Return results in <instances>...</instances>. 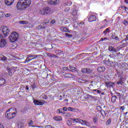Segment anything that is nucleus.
<instances>
[{"mask_svg": "<svg viewBox=\"0 0 128 128\" xmlns=\"http://www.w3.org/2000/svg\"><path fill=\"white\" fill-rule=\"evenodd\" d=\"M32 4V0H19L16 4V8L18 10H24L28 8Z\"/></svg>", "mask_w": 128, "mask_h": 128, "instance_id": "1", "label": "nucleus"}, {"mask_svg": "<svg viewBox=\"0 0 128 128\" xmlns=\"http://www.w3.org/2000/svg\"><path fill=\"white\" fill-rule=\"evenodd\" d=\"M18 112L16 111V108H10L6 112V116L8 120H12L16 118Z\"/></svg>", "mask_w": 128, "mask_h": 128, "instance_id": "2", "label": "nucleus"}, {"mask_svg": "<svg viewBox=\"0 0 128 128\" xmlns=\"http://www.w3.org/2000/svg\"><path fill=\"white\" fill-rule=\"evenodd\" d=\"M8 38L10 40V42H16V40H18V34L14 32L9 36Z\"/></svg>", "mask_w": 128, "mask_h": 128, "instance_id": "3", "label": "nucleus"}, {"mask_svg": "<svg viewBox=\"0 0 128 128\" xmlns=\"http://www.w3.org/2000/svg\"><path fill=\"white\" fill-rule=\"evenodd\" d=\"M50 7H46L43 8L39 10V14H42V16L46 14H50Z\"/></svg>", "mask_w": 128, "mask_h": 128, "instance_id": "4", "label": "nucleus"}, {"mask_svg": "<svg viewBox=\"0 0 128 128\" xmlns=\"http://www.w3.org/2000/svg\"><path fill=\"white\" fill-rule=\"evenodd\" d=\"M40 56V55H34V54H29L26 60L24 61V64H26V62H30V60H34Z\"/></svg>", "mask_w": 128, "mask_h": 128, "instance_id": "5", "label": "nucleus"}, {"mask_svg": "<svg viewBox=\"0 0 128 128\" xmlns=\"http://www.w3.org/2000/svg\"><path fill=\"white\" fill-rule=\"evenodd\" d=\"M4 38V36L0 34V48H6V40Z\"/></svg>", "mask_w": 128, "mask_h": 128, "instance_id": "6", "label": "nucleus"}, {"mask_svg": "<svg viewBox=\"0 0 128 128\" xmlns=\"http://www.w3.org/2000/svg\"><path fill=\"white\" fill-rule=\"evenodd\" d=\"M1 30L3 32L4 38L8 36L10 34V30H8V28L6 26H2Z\"/></svg>", "mask_w": 128, "mask_h": 128, "instance_id": "7", "label": "nucleus"}, {"mask_svg": "<svg viewBox=\"0 0 128 128\" xmlns=\"http://www.w3.org/2000/svg\"><path fill=\"white\" fill-rule=\"evenodd\" d=\"M14 0H4L5 4L8 6H12V4H14Z\"/></svg>", "mask_w": 128, "mask_h": 128, "instance_id": "8", "label": "nucleus"}, {"mask_svg": "<svg viewBox=\"0 0 128 128\" xmlns=\"http://www.w3.org/2000/svg\"><path fill=\"white\" fill-rule=\"evenodd\" d=\"M83 74H92V70L90 68H82L81 70Z\"/></svg>", "mask_w": 128, "mask_h": 128, "instance_id": "9", "label": "nucleus"}, {"mask_svg": "<svg viewBox=\"0 0 128 128\" xmlns=\"http://www.w3.org/2000/svg\"><path fill=\"white\" fill-rule=\"evenodd\" d=\"M44 102H46V101L40 102V100H34V103L36 106H42L43 104H44Z\"/></svg>", "mask_w": 128, "mask_h": 128, "instance_id": "10", "label": "nucleus"}, {"mask_svg": "<svg viewBox=\"0 0 128 128\" xmlns=\"http://www.w3.org/2000/svg\"><path fill=\"white\" fill-rule=\"evenodd\" d=\"M104 64L106 66H114V62L110 60L105 61Z\"/></svg>", "mask_w": 128, "mask_h": 128, "instance_id": "11", "label": "nucleus"}, {"mask_svg": "<svg viewBox=\"0 0 128 128\" xmlns=\"http://www.w3.org/2000/svg\"><path fill=\"white\" fill-rule=\"evenodd\" d=\"M88 20L89 22H96V16L92 15L88 18Z\"/></svg>", "mask_w": 128, "mask_h": 128, "instance_id": "12", "label": "nucleus"}, {"mask_svg": "<svg viewBox=\"0 0 128 128\" xmlns=\"http://www.w3.org/2000/svg\"><path fill=\"white\" fill-rule=\"evenodd\" d=\"M128 46V42H126L125 44H122V46H118V47L116 48V52H119V50H120L121 48H124L126 46Z\"/></svg>", "mask_w": 128, "mask_h": 128, "instance_id": "13", "label": "nucleus"}, {"mask_svg": "<svg viewBox=\"0 0 128 128\" xmlns=\"http://www.w3.org/2000/svg\"><path fill=\"white\" fill-rule=\"evenodd\" d=\"M111 38L112 40H117L118 42H120V38L118 36L116 35V32H114L112 34L111 36Z\"/></svg>", "mask_w": 128, "mask_h": 128, "instance_id": "14", "label": "nucleus"}, {"mask_svg": "<svg viewBox=\"0 0 128 128\" xmlns=\"http://www.w3.org/2000/svg\"><path fill=\"white\" fill-rule=\"evenodd\" d=\"M70 120H72L74 124H82V120L81 119H78V118H71Z\"/></svg>", "mask_w": 128, "mask_h": 128, "instance_id": "15", "label": "nucleus"}, {"mask_svg": "<svg viewBox=\"0 0 128 128\" xmlns=\"http://www.w3.org/2000/svg\"><path fill=\"white\" fill-rule=\"evenodd\" d=\"M64 76L65 78H74V74L70 73H65Z\"/></svg>", "mask_w": 128, "mask_h": 128, "instance_id": "16", "label": "nucleus"}, {"mask_svg": "<svg viewBox=\"0 0 128 128\" xmlns=\"http://www.w3.org/2000/svg\"><path fill=\"white\" fill-rule=\"evenodd\" d=\"M6 70L8 72V74L10 76H12L14 74V70L11 68H7Z\"/></svg>", "mask_w": 128, "mask_h": 128, "instance_id": "17", "label": "nucleus"}, {"mask_svg": "<svg viewBox=\"0 0 128 128\" xmlns=\"http://www.w3.org/2000/svg\"><path fill=\"white\" fill-rule=\"evenodd\" d=\"M108 50H110V52H116V48L112 46H109Z\"/></svg>", "mask_w": 128, "mask_h": 128, "instance_id": "18", "label": "nucleus"}, {"mask_svg": "<svg viewBox=\"0 0 128 128\" xmlns=\"http://www.w3.org/2000/svg\"><path fill=\"white\" fill-rule=\"evenodd\" d=\"M68 110L70 112H78V109L72 108V107H68Z\"/></svg>", "mask_w": 128, "mask_h": 128, "instance_id": "19", "label": "nucleus"}, {"mask_svg": "<svg viewBox=\"0 0 128 128\" xmlns=\"http://www.w3.org/2000/svg\"><path fill=\"white\" fill-rule=\"evenodd\" d=\"M60 31L62 32H70L68 29L66 27H62L60 28Z\"/></svg>", "mask_w": 128, "mask_h": 128, "instance_id": "20", "label": "nucleus"}, {"mask_svg": "<svg viewBox=\"0 0 128 128\" xmlns=\"http://www.w3.org/2000/svg\"><path fill=\"white\" fill-rule=\"evenodd\" d=\"M104 70H106V68L104 66H100L98 68V72H103Z\"/></svg>", "mask_w": 128, "mask_h": 128, "instance_id": "21", "label": "nucleus"}, {"mask_svg": "<svg viewBox=\"0 0 128 128\" xmlns=\"http://www.w3.org/2000/svg\"><path fill=\"white\" fill-rule=\"evenodd\" d=\"M6 84V79L4 78H0V86H4Z\"/></svg>", "mask_w": 128, "mask_h": 128, "instance_id": "22", "label": "nucleus"}, {"mask_svg": "<svg viewBox=\"0 0 128 128\" xmlns=\"http://www.w3.org/2000/svg\"><path fill=\"white\" fill-rule=\"evenodd\" d=\"M81 122L82 124H84V126H90V123L84 120H81Z\"/></svg>", "mask_w": 128, "mask_h": 128, "instance_id": "23", "label": "nucleus"}, {"mask_svg": "<svg viewBox=\"0 0 128 128\" xmlns=\"http://www.w3.org/2000/svg\"><path fill=\"white\" fill-rule=\"evenodd\" d=\"M60 2V0H52L50 1L51 4H58Z\"/></svg>", "mask_w": 128, "mask_h": 128, "instance_id": "24", "label": "nucleus"}, {"mask_svg": "<svg viewBox=\"0 0 128 128\" xmlns=\"http://www.w3.org/2000/svg\"><path fill=\"white\" fill-rule=\"evenodd\" d=\"M117 98H118V97H116V96H113L111 99L112 102L113 104H114L116 102Z\"/></svg>", "mask_w": 128, "mask_h": 128, "instance_id": "25", "label": "nucleus"}, {"mask_svg": "<svg viewBox=\"0 0 128 128\" xmlns=\"http://www.w3.org/2000/svg\"><path fill=\"white\" fill-rule=\"evenodd\" d=\"M54 120H57V122H60V120H62V118L60 116H54Z\"/></svg>", "mask_w": 128, "mask_h": 128, "instance_id": "26", "label": "nucleus"}, {"mask_svg": "<svg viewBox=\"0 0 128 128\" xmlns=\"http://www.w3.org/2000/svg\"><path fill=\"white\" fill-rule=\"evenodd\" d=\"M62 52H63L60 50H56L55 51V54L57 56H60V54H62Z\"/></svg>", "mask_w": 128, "mask_h": 128, "instance_id": "27", "label": "nucleus"}, {"mask_svg": "<svg viewBox=\"0 0 128 128\" xmlns=\"http://www.w3.org/2000/svg\"><path fill=\"white\" fill-rule=\"evenodd\" d=\"M69 68H70V70H69L70 72H76V68L73 67L72 66H69Z\"/></svg>", "mask_w": 128, "mask_h": 128, "instance_id": "28", "label": "nucleus"}, {"mask_svg": "<svg viewBox=\"0 0 128 128\" xmlns=\"http://www.w3.org/2000/svg\"><path fill=\"white\" fill-rule=\"evenodd\" d=\"M72 16H76L78 14V10H76L73 9L72 12Z\"/></svg>", "mask_w": 128, "mask_h": 128, "instance_id": "29", "label": "nucleus"}, {"mask_svg": "<svg viewBox=\"0 0 128 128\" xmlns=\"http://www.w3.org/2000/svg\"><path fill=\"white\" fill-rule=\"evenodd\" d=\"M117 84H118V86H120V84L122 86V84H124L122 79L120 78V80H119L117 82Z\"/></svg>", "mask_w": 128, "mask_h": 128, "instance_id": "30", "label": "nucleus"}, {"mask_svg": "<svg viewBox=\"0 0 128 128\" xmlns=\"http://www.w3.org/2000/svg\"><path fill=\"white\" fill-rule=\"evenodd\" d=\"M64 116H66V118H70V116H72V114L68 112H64Z\"/></svg>", "mask_w": 128, "mask_h": 128, "instance_id": "31", "label": "nucleus"}, {"mask_svg": "<svg viewBox=\"0 0 128 128\" xmlns=\"http://www.w3.org/2000/svg\"><path fill=\"white\" fill-rule=\"evenodd\" d=\"M0 58H1V60H6V57L4 56L2 54L0 55Z\"/></svg>", "mask_w": 128, "mask_h": 128, "instance_id": "32", "label": "nucleus"}, {"mask_svg": "<svg viewBox=\"0 0 128 128\" xmlns=\"http://www.w3.org/2000/svg\"><path fill=\"white\" fill-rule=\"evenodd\" d=\"M57 112H58V114H64V110L62 108L58 110Z\"/></svg>", "mask_w": 128, "mask_h": 128, "instance_id": "33", "label": "nucleus"}, {"mask_svg": "<svg viewBox=\"0 0 128 128\" xmlns=\"http://www.w3.org/2000/svg\"><path fill=\"white\" fill-rule=\"evenodd\" d=\"M108 32H110V28H107L104 31L103 34H106Z\"/></svg>", "mask_w": 128, "mask_h": 128, "instance_id": "34", "label": "nucleus"}, {"mask_svg": "<svg viewBox=\"0 0 128 128\" xmlns=\"http://www.w3.org/2000/svg\"><path fill=\"white\" fill-rule=\"evenodd\" d=\"M106 86H112V82H108L106 84Z\"/></svg>", "mask_w": 128, "mask_h": 128, "instance_id": "35", "label": "nucleus"}, {"mask_svg": "<svg viewBox=\"0 0 128 128\" xmlns=\"http://www.w3.org/2000/svg\"><path fill=\"white\" fill-rule=\"evenodd\" d=\"M72 122L70 120H67V124L68 126H72Z\"/></svg>", "mask_w": 128, "mask_h": 128, "instance_id": "36", "label": "nucleus"}, {"mask_svg": "<svg viewBox=\"0 0 128 128\" xmlns=\"http://www.w3.org/2000/svg\"><path fill=\"white\" fill-rule=\"evenodd\" d=\"M65 36L68 38H72V35L69 34L68 33H66Z\"/></svg>", "mask_w": 128, "mask_h": 128, "instance_id": "37", "label": "nucleus"}, {"mask_svg": "<svg viewBox=\"0 0 128 128\" xmlns=\"http://www.w3.org/2000/svg\"><path fill=\"white\" fill-rule=\"evenodd\" d=\"M124 24L125 26H128V21L126 20H124L123 22H122Z\"/></svg>", "mask_w": 128, "mask_h": 128, "instance_id": "38", "label": "nucleus"}, {"mask_svg": "<svg viewBox=\"0 0 128 128\" xmlns=\"http://www.w3.org/2000/svg\"><path fill=\"white\" fill-rule=\"evenodd\" d=\"M34 124V122L32 120H30V122L28 123L29 126H32Z\"/></svg>", "mask_w": 128, "mask_h": 128, "instance_id": "39", "label": "nucleus"}, {"mask_svg": "<svg viewBox=\"0 0 128 128\" xmlns=\"http://www.w3.org/2000/svg\"><path fill=\"white\" fill-rule=\"evenodd\" d=\"M63 70H68V67L65 66L62 68Z\"/></svg>", "mask_w": 128, "mask_h": 128, "instance_id": "40", "label": "nucleus"}, {"mask_svg": "<svg viewBox=\"0 0 128 128\" xmlns=\"http://www.w3.org/2000/svg\"><path fill=\"white\" fill-rule=\"evenodd\" d=\"M50 20L48 19H46L44 20V24H48Z\"/></svg>", "mask_w": 128, "mask_h": 128, "instance_id": "41", "label": "nucleus"}, {"mask_svg": "<svg viewBox=\"0 0 128 128\" xmlns=\"http://www.w3.org/2000/svg\"><path fill=\"white\" fill-rule=\"evenodd\" d=\"M31 88H36V84H32V85H31Z\"/></svg>", "mask_w": 128, "mask_h": 128, "instance_id": "42", "label": "nucleus"}, {"mask_svg": "<svg viewBox=\"0 0 128 128\" xmlns=\"http://www.w3.org/2000/svg\"><path fill=\"white\" fill-rule=\"evenodd\" d=\"M4 16V13L2 12H0V16L1 18H2V16Z\"/></svg>", "mask_w": 128, "mask_h": 128, "instance_id": "43", "label": "nucleus"}, {"mask_svg": "<svg viewBox=\"0 0 128 128\" xmlns=\"http://www.w3.org/2000/svg\"><path fill=\"white\" fill-rule=\"evenodd\" d=\"M20 24H26V21H20Z\"/></svg>", "mask_w": 128, "mask_h": 128, "instance_id": "44", "label": "nucleus"}, {"mask_svg": "<svg viewBox=\"0 0 128 128\" xmlns=\"http://www.w3.org/2000/svg\"><path fill=\"white\" fill-rule=\"evenodd\" d=\"M52 58H58V56H56L54 54H52Z\"/></svg>", "mask_w": 128, "mask_h": 128, "instance_id": "45", "label": "nucleus"}, {"mask_svg": "<svg viewBox=\"0 0 128 128\" xmlns=\"http://www.w3.org/2000/svg\"><path fill=\"white\" fill-rule=\"evenodd\" d=\"M45 128H52V126L50 125H46L45 126Z\"/></svg>", "mask_w": 128, "mask_h": 128, "instance_id": "46", "label": "nucleus"}, {"mask_svg": "<svg viewBox=\"0 0 128 128\" xmlns=\"http://www.w3.org/2000/svg\"><path fill=\"white\" fill-rule=\"evenodd\" d=\"M68 96L66 95H64V94H62V98L63 100H64V98H66V97Z\"/></svg>", "mask_w": 128, "mask_h": 128, "instance_id": "47", "label": "nucleus"}, {"mask_svg": "<svg viewBox=\"0 0 128 128\" xmlns=\"http://www.w3.org/2000/svg\"><path fill=\"white\" fill-rule=\"evenodd\" d=\"M122 8H124V10H126V12H128V8L126 6H122Z\"/></svg>", "mask_w": 128, "mask_h": 128, "instance_id": "48", "label": "nucleus"}, {"mask_svg": "<svg viewBox=\"0 0 128 128\" xmlns=\"http://www.w3.org/2000/svg\"><path fill=\"white\" fill-rule=\"evenodd\" d=\"M72 2L71 1H69L68 2V6H72Z\"/></svg>", "mask_w": 128, "mask_h": 128, "instance_id": "49", "label": "nucleus"}, {"mask_svg": "<svg viewBox=\"0 0 128 128\" xmlns=\"http://www.w3.org/2000/svg\"><path fill=\"white\" fill-rule=\"evenodd\" d=\"M125 108H126V107H124V106H121L120 108V109L122 110H124Z\"/></svg>", "mask_w": 128, "mask_h": 128, "instance_id": "50", "label": "nucleus"}, {"mask_svg": "<svg viewBox=\"0 0 128 128\" xmlns=\"http://www.w3.org/2000/svg\"><path fill=\"white\" fill-rule=\"evenodd\" d=\"M6 18H10V14H6L5 15Z\"/></svg>", "mask_w": 128, "mask_h": 128, "instance_id": "51", "label": "nucleus"}, {"mask_svg": "<svg viewBox=\"0 0 128 128\" xmlns=\"http://www.w3.org/2000/svg\"><path fill=\"white\" fill-rule=\"evenodd\" d=\"M48 57H50V58H52V54H48Z\"/></svg>", "mask_w": 128, "mask_h": 128, "instance_id": "52", "label": "nucleus"}, {"mask_svg": "<svg viewBox=\"0 0 128 128\" xmlns=\"http://www.w3.org/2000/svg\"><path fill=\"white\" fill-rule=\"evenodd\" d=\"M63 110L64 112H66L68 110V108L66 107L63 108Z\"/></svg>", "mask_w": 128, "mask_h": 128, "instance_id": "53", "label": "nucleus"}, {"mask_svg": "<svg viewBox=\"0 0 128 128\" xmlns=\"http://www.w3.org/2000/svg\"><path fill=\"white\" fill-rule=\"evenodd\" d=\"M104 116H106V112L105 111L101 112L102 116H104Z\"/></svg>", "mask_w": 128, "mask_h": 128, "instance_id": "54", "label": "nucleus"}, {"mask_svg": "<svg viewBox=\"0 0 128 128\" xmlns=\"http://www.w3.org/2000/svg\"><path fill=\"white\" fill-rule=\"evenodd\" d=\"M56 23V20H52L51 22H50V24H54Z\"/></svg>", "mask_w": 128, "mask_h": 128, "instance_id": "55", "label": "nucleus"}, {"mask_svg": "<svg viewBox=\"0 0 128 128\" xmlns=\"http://www.w3.org/2000/svg\"><path fill=\"white\" fill-rule=\"evenodd\" d=\"M66 24H70V20L68 19L66 20Z\"/></svg>", "mask_w": 128, "mask_h": 128, "instance_id": "56", "label": "nucleus"}, {"mask_svg": "<svg viewBox=\"0 0 128 128\" xmlns=\"http://www.w3.org/2000/svg\"><path fill=\"white\" fill-rule=\"evenodd\" d=\"M78 20V16H76L75 17H74L73 18L74 20Z\"/></svg>", "mask_w": 128, "mask_h": 128, "instance_id": "57", "label": "nucleus"}, {"mask_svg": "<svg viewBox=\"0 0 128 128\" xmlns=\"http://www.w3.org/2000/svg\"><path fill=\"white\" fill-rule=\"evenodd\" d=\"M106 123L108 124H110V120H108L106 122Z\"/></svg>", "mask_w": 128, "mask_h": 128, "instance_id": "58", "label": "nucleus"}, {"mask_svg": "<svg viewBox=\"0 0 128 128\" xmlns=\"http://www.w3.org/2000/svg\"><path fill=\"white\" fill-rule=\"evenodd\" d=\"M106 25H103L100 27V28H106Z\"/></svg>", "mask_w": 128, "mask_h": 128, "instance_id": "59", "label": "nucleus"}, {"mask_svg": "<svg viewBox=\"0 0 128 128\" xmlns=\"http://www.w3.org/2000/svg\"><path fill=\"white\" fill-rule=\"evenodd\" d=\"M62 100V96H60V98H59V100Z\"/></svg>", "mask_w": 128, "mask_h": 128, "instance_id": "60", "label": "nucleus"}, {"mask_svg": "<svg viewBox=\"0 0 128 128\" xmlns=\"http://www.w3.org/2000/svg\"><path fill=\"white\" fill-rule=\"evenodd\" d=\"M96 92H97V94H100V92H102L100 90H97Z\"/></svg>", "mask_w": 128, "mask_h": 128, "instance_id": "61", "label": "nucleus"}, {"mask_svg": "<svg viewBox=\"0 0 128 128\" xmlns=\"http://www.w3.org/2000/svg\"><path fill=\"white\" fill-rule=\"evenodd\" d=\"M86 96H87V98H90V94H87L86 95Z\"/></svg>", "mask_w": 128, "mask_h": 128, "instance_id": "62", "label": "nucleus"}, {"mask_svg": "<svg viewBox=\"0 0 128 128\" xmlns=\"http://www.w3.org/2000/svg\"><path fill=\"white\" fill-rule=\"evenodd\" d=\"M125 40H128V34L126 36Z\"/></svg>", "mask_w": 128, "mask_h": 128, "instance_id": "63", "label": "nucleus"}, {"mask_svg": "<svg viewBox=\"0 0 128 128\" xmlns=\"http://www.w3.org/2000/svg\"><path fill=\"white\" fill-rule=\"evenodd\" d=\"M124 2H126V4H128V0H125Z\"/></svg>", "mask_w": 128, "mask_h": 128, "instance_id": "64", "label": "nucleus"}]
</instances>
